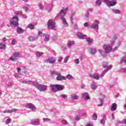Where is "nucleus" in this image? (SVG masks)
I'll return each instance as SVG.
<instances>
[{"label": "nucleus", "instance_id": "55", "mask_svg": "<svg viewBox=\"0 0 126 126\" xmlns=\"http://www.w3.org/2000/svg\"><path fill=\"white\" fill-rule=\"evenodd\" d=\"M6 41V38L5 37L3 38V42H4Z\"/></svg>", "mask_w": 126, "mask_h": 126}, {"label": "nucleus", "instance_id": "28", "mask_svg": "<svg viewBox=\"0 0 126 126\" xmlns=\"http://www.w3.org/2000/svg\"><path fill=\"white\" fill-rule=\"evenodd\" d=\"M5 48V45L2 44H0V49H4Z\"/></svg>", "mask_w": 126, "mask_h": 126}, {"label": "nucleus", "instance_id": "22", "mask_svg": "<svg viewBox=\"0 0 126 126\" xmlns=\"http://www.w3.org/2000/svg\"><path fill=\"white\" fill-rule=\"evenodd\" d=\"M71 98L72 99L75 100L77 99V94H72L71 95Z\"/></svg>", "mask_w": 126, "mask_h": 126}, {"label": "nucleus", "instance_id": "48", "mask_svg": "<svg viewBox=\"0 0 126 126\" xmlns=\"http://www.w3.org/2000/svg\"><path fill=\"white\" fill-rule=\"evenodd\" d=\"M121 63H126V59L125 60H121Z\"/></svg>", "mask_w": 126, "mask_h": 126}, {"label": "nucleus", "instance_id": "56", "mask_svg": "<svg viewBox=\"0 0 126 126\" xmlns=\"http://www.w3.org/2000/svg\"><path fill=\"white\" fill-rule=\"evenodd\" d=\"M122 123L125 125L126 124V119H125V121H123Z\"/></svg>", "mask_w": 126, "mask_h": 126}, {"label": "nucleus", "instance_id": "38", "mask_svg": "<svg viewBox=\"0 0 126 126\" xmlns=\"http://www.w3.org/2000/svg\"><path fill=\"white\" fill-rule=\"evenodd\" d=\"M38 5H39V7H40V9L41 10H42L43 9V4H42L41 3H39Z\"/></svg>", "mask_w": 126, "mask_h": 126}, {"label": "nucleus", "instance_id": "18", "mask_svg": "<svg viewBox=\"0 0 126 126\" xmlns=\"http://www.w3.org/2000/svg\"><path fill=\"white\" fill-rule=\"evenodd\" d=\"M87 40V41L88 42V44H91L93 42V39L91 38L90 37H88L87 36L85 38Z\"/></svg>", "mask_w": 126, "mask_h": 126}, {"label": "nucleus", "instance_id": "25", "mask_svg": "<svg viewBox=\"0 0 126 126\" xmlns=\"http://www.w3.org/2000/svg\"><path fill=\"white\" fill-rule=\"evenodd\" d=\"M43 54V53H42V52H37L36 53V57H40L41 56H42Z\"/></svg>", "mask_w": 126, "mask_h": 126}, {"label": "nucleus", "instance_id": "49", "mask_svg": "<svg viewBox=\"0 0 126 126\" xmlns=\"http://www.w3.org/2000/svg\"><path fill=\"white\" fill-rule=\"evenodd\" d=\"M42 34H43V32H40V31L38 32V35L41 36L42 35Z\"/></svg>", "mask_w": 126, "mask_h": 126}, {"label": "nucleus", "instance_id": "21", "mask_svg": "<svg viewBox=\"0 0 126 126\" xmlns=\"http://www.w3.org/2000/svg\"><path fill=\"white\" fill-rule=\"evenodd\" d=\"M28 28L30 29L31 30H33L34 29V25H32V24H29Z\"/></svg>", "mask_w": 126, "mask_h": 126}, {"label": "nucleus", "instance_id": "3", "mask_svg": "<svg viewBox=\"0 0 126 126\" xmlns=\"http://www.w3.org/2000/svg\"><path fill=\"white\" fill-rule=\"evenodd\" d=\"M48 27L49 29H51L52 30H56L55 27V23L54 22V20L52 19H50L48 21L47 23Z\"/></svg>", "mask_w": 126, "mask_h": 126}, {"label": "nucleus", "instance_id": "31", "mask_svg": "<svg viewBox=\"0 0 126 126\" xmlns=\"http://www.w3.org/2000/svg\"><path fill=\"white\" fill-rule=\"evenodd\" d=\"M61 97H62L63 98V99H67L68 97L67 96V95L66 94H62L61 95Z\"/></svg>", "mask_w": 126, "mask_h": 126}, {"label": "nucleus", "instance_id": "19", "mask_svg": "<svg viewBox=\"0 0 126 126\" xmlns=\"http://www.w3.org/2000/svg\"><path fill=\"white\" fill-rule=\"evenodd\" d=\"M74 45V42L73 41H69L67 43V47L69 48L71 47V46Z\"/></svg>", "mask_w": 126, "mask_h": 126}, {"label": "nucleus", "instance_id": "15", "mask_svg": "<svg viewBox=\"0 0 126 126\" xmlns=\"http://www.w3.org/2000/svg\"><path fill=\"white\" fill-rule=\"evenodd\" d=\"M117 104L116 103H114L112 104V107H111V111L113 112L114 111H116L117 109Z\"/></svg>", "mask_w": 126, "mask_h": 126}, {"label": "nucleus", "instance_id": "60", "mask_svg": "<svg viewBox=\"0 0 126 126\" xmlns=\"http://www.w3.org/2000/svg\"><path fill=\"white\" fill-rule=\"evenodd\" d=\"M91 52H92V53H93V54L96 53V51L95 50H94V52L92 51Z\"/></svg>", "mask_w": 126, "mask_h": 126}, {"label": "nucleus", "instance_id": "45", "mask_svg": "<svg viewBox=\"0 0 126 126\" xmlns=\"http://www.w3.org/2000/svg\"><path fill=\"white\" fill-rule=\"evenodd\" d=\"M86 126H93V124L92 123H88L86 124Z\"/></svg>", "mask_w": 126, "mask_h": 126}, {"label": "nucleus", "instance_id": "52", "mask_svg": "<svg viewBox=\"0 0 126 126\" xmlns=\"http://www.w3.org/2000/svg\"><path fill=\"white\" fill-rule=\"evenodd\" d=\"M103 106V103H102V102H101V104H100L97 105V106H98V107H101V106Z\"/></svg>", "mask_w": 126, "mask_h": 126}, {"label": "nucleus", "instance_id": "51", "mask_svg": "<svg viewBox=\"0 0 126 126\" xmlns=\"http://www.w3.org/2000/svg\"><path fill=\"white\" fill-rule=\"evenodd\" d=\"M11 44H12L13 45H15V41L14 40H13L11 42Z\"/></svg>", "mask_w": 126, "mask_h": 126}, {"label": "nucleus", "instance_id": "13", "mask_svg": "<svg viewBox=\"0 0 126 126\" xmlns=\"http://www.w3.org/2000/svg\"><path fill=\"white\" fill-rule=\"evenodd\" d=\"M106 4H107V5L109 7H111V6H114L116 4V1H108L106 2Z\"/></svg>", "mask_w": 126, "mask_h": 126}, {"label": "nucleus", "instance_id": "53", "mask_svg": "<svg viewBox=\"0 0 126 126\" xmlns=\"http://www.w3.org/2000/svg\"><path fill=\"white\" fill-rule=\"evenodd\" d=\"M108 66L107 65H103V67L104 68H106V69H107V68H108Z\"/></svg>", "mask_w": 126, "mask_h": 126}, {"label": "nucleus", "instance_id": "37", "mask_svg": "<svg viewBox=\"0 0 126 126\" xmlns=\"http://www.w3.org/2000/svg\"><path fill=\"white\" fill-rule=\"evenodd\" d=\"M11 119L10 118H8L6 120V123L7 124H10Z\"/></svg>", "mask_w": 126, "mask_h": 126}, {"label": "nucleus", "instance_id": "59", "mask_svg": "<svg viewBox=\"0 0 126 126\" xmlns=\"http://www.w3.org/2000/svg\"><path fill=\"white\" fill-rule=\"evenodd\" d=\"M57 39V37H54L53 38H52V40L55 41V40H56Z\"/></svg>", "mask_w": 126, "mask_h": 126}, {"label": "nucleus", "instance_id": "14", "mask_svg": "<svg viewBox=\"0 0 126 126\" xmlns=\"http://www.w3.org/2000/svg\"><path fill=\"white\" fill-rule=\"evenodd\" d=\"M82 97H84L85 100H88L90 99V96H89V94L88 93H84L82 94Z\"/></svg>", "mask_w": 126, "mask_h": 126}, {"label": "nucleus", "instance_id": "34", "mask_svg": "<svg viewBox=\"0 0 126 126\" xmlns=\"http://www.w3.org/2000/svg\"><path fill=\"white\" fill-rule=\"evenodd\" d=\"M20 14H22V11H16L15 12V14L17 15H19Z\"/></svg>", "mask_w": 126, "mask_h": 126}, {"label": "nucleus", "instance_id": "4", "mask_svg": "<svg viewBox=\"0 0 126 126\" xmlns=\"http://www.w3.org/2000/svg\"><path fill=\"white\" fill-rule=\"evenodd\" d=\"M19 18L18 16H14L11 19L10 24L13 26H18Z\"/></svg>", "mask_w": 126, "mask_h": 126}, {"label": "nucleus", "instance_id": "47", "mask_svg": "<svg viewBox=\"0 0 126 126\" xmlns=\"http://www.w3.org/2000/svg\"><path fill=\"white\" fill-rule=\"evenodd\" d=\"M106 73H107V71H104L103 73L101 74V76L103 77Z\"/></svg>", "mask_w": 126, "mask_h": 126}, {"label": "nucleus", "instance_id": "54", "mask_svg": "<svg viewBox=\"0 0 126 126\" xmlns=\"http://www.w3.org/2000/svg\"><path fill=\"white\" fill-rule=\"evenodd\" d=\"M102 1L104 2H106V3H107V2H108L109 1H108L107 0H102Z\"/></svg>", "mask_w": 126, "mask_h": 126}, {"label": "nucleus", "instance_id": "10", "mask_svg": "<svg viewBox=\"0 0 126 126\" xmlns=\"http://www.w3.org/2000/svg\"><path fill=\"white\" fill-rule=\"evenodd\" d=\"M45 62H48L50 63H54L56 62V60L53 58H49L45 60Z\"/></svg>", "mask_w": 126, "mask_h": 126}, {"label": "nucleus", "instance_id": "62", "mask_svg": "<svg viewBox=\"0 0 126 126\" xmlns=\"http://www.w3.org/2000/svg\"><path fill=\"white\" fill-rule=\"evenodd\" d=\"M23 16L25 18H26L27 17V16H26V15H24Z\"/></svg>", "mask_w": 126, "mask_h": 126}, {"label": "nucleus", "instance_id": "29", "mask_svg": "<svg viewBox=\"0 0 126 126\" xmlns=\"http://www.w3.org/2000/svg\"><path fill=\"white\" fill-rule=\"evenodd\" d=\"M91 88L93 90H95L97 88V86H95V85H92Z\"/></svg>", "mask_w": 126, "mask_h": 126}, {"label": "nucleus", "instance_id": "39", "mask_svg": "<svg viewBox=\"0 0 126 126\" xmlns=\"http://www.w3.org/2000/svg\"><path fill=\"white\" fill-rule=\"evenodd\" d=\"M63 59V57L59 58L58 60V62L61 63Z\"/></svg>", "mask_w": 126, "mask_h": 126}, {"label": "nucleus", "instance_id": "20", "mask_svg": "<svg viewBox=\"0 0 126 126\" xmlns=\"http://www.w3.org/2000/svg\"><path fill=\"white\" fill-rule=\"evenodd\" d=\"M17 32L19 34L23 33V29H21V28L19 27L17 28Z\"/></svg>", "mask_w": 126, "mask_h": 126}, {"label": "nucleus", "instance_id": "2", "mask_svg": "<svg viewBox=\"0 0 126 126\" xmlns=\"http://www.w3.org/2000/svg\"><path fill=\"white\" fill-rule=\"evenodd\" d=\"M52 92L56 93L59 91H63L64 89V86L56 84L50 85Z\"/></svg>", "mask_w": 126, "mask_h": 126}, {"label": "nucleus", "instance_id": "5", "mask_svg": "<svg viewBox=\"0 0 126 126\" xmlns=\"http://www.w3.org/2000/svg\"><path fill=\"white\" fill-rule=\"evenodd\" d=\"M89 77H90L92 79H94L96 80H98L99 79V75L96 73H91L89 74Z\"/></svg>", "mask_w": 126, "mask_h": 126}, {"label": "nucleus", "instance_id": "1", "mask_svg": "<svg viewBox=\"0 0 126 126\" xmlns=\"http://www.w3.org/2000/svg\"><path fill=\"white\" fill-rule=\"evenodd\" d=\"M67 10L68 9L67 8H64L63 9H62L60 11V13H59L61 19H62L63 20V24H64L65 27H68V23L66 22V19L64 18V16H65Z\"/></svg>", "mask_w": 126, "mask_h": 126}, {"label": "nucleus", "instance_id": "36", "mask_svg": "<svg viewBox=\"0 0 126 126\" xmlns=\"http://www.w3.org/2000/svg\"><path fill=\"white\" fill-rule=\"evenodd\" d=\"M96 5H100L101 4V2L100 0H97L96 1Z\"/></svg>", "mask_w": 126, "mask_h": 126}, {"label": "nucleus", "instance_id": "58", "mask_svg": "<svg viewBox=\"0 0 126 126\" xmlns=\"http://www.w3.org/2000/svg\"><path fill=\"white\" fill-rule=\"evenodd\" d=\"M36 39H38V37H36V38H32V39H31V40L34 41V40H35Z\"/></svg>", "mask_w": 126, "mask_h": 126}, {"label": "nucleus", "instance_id": "41", "mask_svg": "<svg viewBox=\"0 0 126 126\" xmlns=\"http://www.w3.org/2000/svg\"><path fill=\"white\" fill-rule=\"evenodd\" d=\"M10 60H11L13 62V61H15V59H13L12 57H10V58H9V59H8V61H10Z\"/></svg>", "mask_w": 126, "mask_h": 126}, {"label": "nucleus", "instance_id": "12", "mask_svg": "<svg viewBox=\"0 0 126 126\" xmlns=\"http://www.w3.org/2000/svg\"><path fill=\"white\" fill-rule=\"evenodd\" d=\"M17 111V109H13L8 110L4 111V114H5V113H12L13 112H16Z\"/></svg>", "mask_w": 126, "mask_h": 126}, {"label": "nucleus", "instance_id": "9", "mask_svg": "<svg viewBox=\"0 0 126 126\" xmlns=\"http://www.w3.org/2000/svg\"><path fill=\"white\" fill-rule=\"evenodd\" d=\"M57 80L61 81V80H65L66 78L64 76H62L60 74H58L57 76Z\"/></svg>", "mask_w": 126, "mask_h": 126}, {"label": "nucleus", "instance_id": "50", "mask_svg": "<svg viewBox=\"0 0 126 126\" xmlns=\"http://www.w3.org/2000/svg\"><path fill=\"white\" fill-rule=\"evenodd\" d=\"M21 70V68L20 67H19V68H17V72H19V73L20 72Z\"/></svg>", "mask_w": 126, "mask_h": 126}, {"label": "nucleus", "instance_id": "32", "mask_svg": "<svg viewBox=\"0 0 126 126\" xmlns=\"http://www.w3.org/2000/svg\"><path fill=\"white\" fill-rule=\"evenodd\" d=\"M45 41H49V35H47L46 37H45Z\"/></svg>", "mask_w": 126, "mask_h": 126}, {"label": "nucleus", "instance_id": "43", "mask_svg": "<svg viewBox=\"0 0 126 126\" xmlns=\"http://www.w3.org/2000/svg\"><path fill=\"white\" fill-rule=\"evenodd\" d=\"M85 27H89V24L88 23H85L84 24Z\"/></svg>", "mask_w": 126, "mask_h": 126}, {"label": "nucleus", "instance_id": "40", "mask_svg": "<svg viewBox=\"0 0 126 126\" xmlns=\"http://www.w3.org/2000/svg\"><path fill=\"white\" fill-rule=\"evenodd\" d=\"M112 66H108V67H107V68L106 69L105 71L107 72L108 70H109V69H112Z\"/></svg>", "mask_w": 126, "mask_h": 126}, {"label": "nucleus", "instance_id": "6", "mask_svg": "<svg viewBox=\"0 0 126 126\" xmlns=\"http://www.w3.org/2000/svg\"><path fill=\"white\" fill-rule=\"evenodd\" d=\"M26 107L27 108L30 109L32 111H35L36 110L35 106L32 103L27 104Z\"/></svg>", "mask_w": 126, "mask_h": 126}, {"label": "nucleus", "instance_id": "46", "mask_svg": "<svg viewBox=\"0 0 126 126\" xmlns=\"http://www.w3.org/2000/svg\"><path fill=\"white\" fill-rule=\"evenodd\" d=\"M63 124H64V125H66L68 123L67 121H66L65 120H63L62 121Z\"/></svg>", "mask_w": 126, "mask_h": 126}, {"label": "nucleus", "instance_id": "11", "mask_svg": "<svg viewBox=\"0 0 126 126\" xmlns=\"http://www.w3.org/2000/svg\"><path fill=\"white\" fill-rule=\"evenodd\" d=\"M38 89L41 92L45 91L47 89V86H39L38 88Z\"/></svg>", "mask_w": 126, "mask_h": 126}, {"label": "nucleus", "instance_id": "8", "mask_svg": "<svg viewBox=\"0 0 126 126\" xmlns=\"http://www.w3.org/2000/svg\"><path fill=\"white\" fill-rule=\"evenodd\" d=\"M103 48L106 52H110L112 50V47L109 45H105L103 46Z\"/></svg>", "mask_w": 126, "mask_h": 126}, {"label": "nucleus", "instance_id": "23", "mask_svg": "<svg viewBox=\"0 0 126 126\" xmlns=\"http://www.w3.org/2000/svg\"><path fill=\"white\" fill-rule=\"evenodd\" d=\"M14 57H19L20 54L19 52H15L13 54Z\"/></svg>", "mask_w": 126, "mask_h": 126}, {"label": "nucleus", "instance_id": "64", "mask_svg": "<svg viewBox=\"0 0 126 126\" xmlns=\"http://www.w3.org/2000/svg\"><path fill=\"white\" fill-rule=\"evenodd\" d=\"M11 85H12V83H8V86H11Z\"/></svg>", "mask_w": 126, "mask_h": 126}, {"label": "nucleus", "instance_id": "30", "mask_svg": "<svg viewBox=\"0 0 126 126\" xmlns=\"http://www.w3.org/2000/svg\"><path fill=\"white\" fill-rule=\"evenodd\" d=\"M43 121H44V122H48L51 121V119L48 118H43Z\"/></svg>", "mask_w": 126, "mask_h": 126}, {"label": "nucleus", "instance_id": "26", "mask_svg": "<svg viewBox=\"0 0 126 126\" xmlns=\"http://www.w3.org/2000/svg\"><path fill=\"white\" fill-rule=\"evenodd\" d=\"M65 78L66 79H68L69 80H71V79H73V77L70 74H69L68 75H67L66 77H65Z\"/></svg>", "mask_w": 126, "mask_h": 126}, {"label": "nucleus", "instance_id": "57", "mask_svg": "<svg viewBox=\"0 0 126 126\" xmlns=\"http://www.w3.org/2000/svg\"><path fill=\"white\" fill-rule=\"evenodd\" d=\"M112 120H114L115 116H114V115L113 114H112Z\"/></svg>", "mask_w": 126, "mask_h": 126}, {"label": "nucleus", "instance_id": "44", "mask_svg": "<svg viewBox=\"0 0 126 126\" xmlns=\"http://www.w3.org/2000/svg\"><path fill=\"white\" fill-rule=\"evenodd\" d=\"M80 117H80V116H76L75 120H76V121H79V120H80Z\"/></svg>", "mask_w": 126, "mask_h": 126}, {"label": "nucleus", "instance_id": "63", "mask_svg": "<svg viewBox=\"0 0 126 126\" xmlns=\"http://www.w3.org/2000/svg\"><path fill=\"white\" fill-rule=\"evenodd\" d=\"M84 117L87 116V114L85 113V114H84Z\"/></svg>", "mask_w": 126, "mask_h": 126}, {"label": "nucleus", "instance_id": "35", "mask_svg": "<svg viewBox=\"0 0 126 126\" xmlns=\"http://www.w3.org/2000/svg\"><path fill=\"white\" fill-rule=\"evenodd\" d=\"M75 63L76 64H79V59H76L74 61Z\"/></svg>", "mask_w": 126, "mask_h": 126}, {"label": "nucleus", "instance_id": "16", "mask_svg": "<svg viewBox=\"0 0 126 126\" xmlns=\"http://www.w3.org/2000/svg\"><path fill=\"white\" fill-rule=\"evenodd\" d=\"M39 124L40 121L38 119H36L34 122L31 123V124H32L33 126H38Z\"/></svg>", "mask_w": 126, "mask_h": 126}, {"label": "nucleus", "instance_id": "42", "mask_svg": "<svg viewBox=\"0 0 126 126\" xmlns=\"http://www.w3.org/2000/svg\"><path fill=\"white\" fill-rule=\"evenodd\" d=\"M120 11H119V10L116 9L115 10V13L120 14Z\"/></svg>", "mask_w": 126, "mask_h": 126}, {"label": "nucleus", "instance_id": "27", "mask_svg": "<svg viewBox=\"0 0 126 126\" xmlns=\"http://www.w3.org/2000/svg\"><path fill=\"white\" fill-rule=\"evenodd\" d=\"M69 59V56H67L66 57H65V59H64V63H66L68 62Z\"/></svg>", "mask_w": 126, "mask_h": 126}, {"label": "nucleus", "instance_id": "24", "mask_svg": "<svg viewBox=\"0 0 126 126\" xmlns=\"http://www.w3.org/2000/svg\"><path fill=\"white\" fill-rule=\"evenodd\" d=\"M106 120V116H103V119L101 120V124L104 125L105 124V121Z\"/></svg>", "mask_w": 126, "mask_h": 126}, {"label": "nucleus", "instance_id": "33", "mask_svg": "<svg viewBox=\"0 0 126 126\" xmlns=\"http://www.w3.org/2000/svg\"><path fill=\"white\" fill-rule=\"evenodd\" d=\"M93 117L94 120L96 121L97 120V115H96V114H93Z\"/></svg>", "mask_w": 126, "mask_h": 126}, {"label": "nucleus", "instance_id": "7", "mask_svg": "<svg viewBox=\"0 0 126 126\" xmlns=\"http://www.w3.org/2000/svg\"><path fill=\"white\" fill-rule=\"evenodd\" d=\"M98 21L95 20V25H93V26H91V28L93 29H94L95 31H97L98 29Z\"/></svg>", "mask_w": 126, "mask_h": 126}, {"label": "nucleus", "instance_id": "61", "mask_svg": "<svg viewBox=\"0 0 126 126\" xmlns=\"http://www.w3.org/2000/svg\"><path fill=\"white\" fill-rule=\"evenodd\" d=\"M63 50H66V47H65L64 46H63Z\"/></svg>", "mask_w": 126, "mask_h": 126}, {"label": "nucleus", "instance_id": "17", "mask_svg": "<svg viewBox=\"0 0 126 126\" xmlns=\"http://www.w3.org/2000/svg\"><path fill=\"white\" fill-rule=\"evenodd\" d=\"M77 36L79 37L80 39H85L86 37L87 36V35L82 34L81 33H78Z\"/></svg>", "mask_w": 126, "mask_h": 126}]
</instances>
